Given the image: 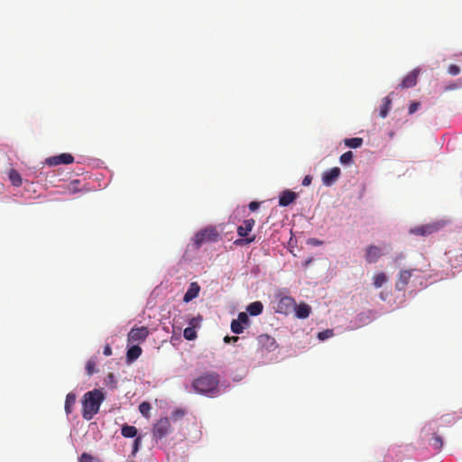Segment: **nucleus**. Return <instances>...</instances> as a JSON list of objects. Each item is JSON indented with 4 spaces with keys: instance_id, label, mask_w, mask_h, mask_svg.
I'll return each instance as SVG.
<instances>
[{
    "instance_id": "19",
    "label": "nucleus",
    "mask_w": 462,
    "mask_h": 462,
    "mask_svg": "<svg viewBox=\"0 0 462 462\" xmlns=\"http://www.w3.org/2000/svg\"><path fill=\"white\" fill-rule=\"evenodd\" d=\"M76 394L74 393H69L65 400V411L67 414H70L73 411V407L76 403Z\"/></svg>"
},
{
    "instance_id": "46",
    "label": "nucleus",
    "mask_w": 462,
    "mask_h": 462,
    "mask_svg": "<svg viewBox=\"0 0 462 462\" xmlns=\"http://www.w3.org/2000/svg\"><path fill=\"white\" fill-rule=\"evenodd\" d=\"M184 415V411L182 410H176L173 411V416L176 418L182 417Z\"/></svg>"
},
{
    "instance_id": "1",
    "label": "nucleus",
    "mask_w": 462,
    "mask_h": 462,
    "mask_svg": "<svg viewBox=\"0 0 462 462\" xmlns=\"http://www.w3.org/2000/svg\"><path fill=\"white\" fill-rule=\"evenodd\" d=\"M219 374L216 372H206L191 383V388L199 394L209 397L219 393Z\"/></svg>"
},
{
    "instance_id": "14",
    "label": "nucleus",
    "mask_w": 462,
    "mask_h": 462,
    "mask_svg": "<svg viewBox=\"0 0 462 462\" xmlns=\"http://www.w3.org/2000/svg\"><path fill=\"white\" fill-rule=\"evenodd\" d=\"M255 224L254 219L249 218L243 222V225L237 227V234L241 237H245L253 229Z\"/></svg>"
},
{
    "instance_id": "26",
    "label": "nucleus",
    "mask_w": 462,
    "mask_h": 462,
    "mask_svg": "<svg viewBox=\"0 0 462 462\" xmlns=\"http://www.w3.org/2000/svg\"><path fill=\"white\" fill-rule=\"evenodd\" d=\"M9 179L14 186L19 187L22 184V177L15 170L9 171Z\"/></svg>"
},
{
    "instance_id": "41",
    "label": "nucleus",
    "mask_w": 462,
    "mask_h": 462,
    "mask_svg": "<svg viewBox=\"0 0 462 462\" xmlns=\"http://www.w3.org/2000/svg\"><path fill=\"white\" fill-rule=\"evenodd\" d=\"M238 339H239V337H236V336H233V337H228V336H226V337H224V341H225L226 343H231V342L235 343V342H236Z\"/></svg>"
},
{
    "instance_id": "39",
    "label": "nucleus",
    "mask_w": 462,
    "mask_h": 462,
    "mask_svg": "<svg viewBox=\"0 0 462 462\" xmlns=\"http://www.w3.org/2000/svg\"><path fill=\"white\" fill-rule=\"evenodd\" d=\"M420 102L411 103L409 106V114L411 115V114L415 113L418 110V108L420 107Z\"/></svg>"
},
{
    "instance_id": "23",
    "label": "nucleus",
    "mask_w": 462,
    "mask_h": 462,
    "mask_svg": "<svg viewBox=\"0 0 462 462\" xmlns=\"http://www.w3.org/2000/svg\"><path fill=\"white\" fill-rule=\"evenodd\" d=\"M373 280L374 287L381 288L388 281V278L384 273H378L374 276Z\"/></svg>"
},
{
    "instance_id": "30",
    "label": "nucleus",
    "mask_w": 462,
    "mask_h": 462,
    "mask_svg": "<svg viewBox=\"0 0 462 462\" xmlns=\"http://www.w3.org/2000/svg\"><path fill=\"white\" fill-rule=\"evenodd\" d=\"M231 330L235 334H241L244 331V326H242L236 319H233L231 322Z\"/></svg>"
},
{
    "instance_id": "3",
    "label": "nucleus",
    "mask_w": 462,
    "mask_h": 462,
    "mask_svg": "<svg viewBox=\"0 0 462 462\" xmlns=\"http://www.w3.org/2000/svg\"><path fill=\"white\" fill-rule=\"evenodd\" d=\"M220 234L215 226H208L199 230L193 238L194 246L199 249L204 244L213 243L218 241Z\"/></svg>"
},
{
    "instance_id": "43",
    "label": "nucleus",
    "mask_w": 462,
    "mask_h": 462,
    "mask_svg": "<svg viewBox=\"0 0 462 462\" xmlns=\"http://www.w3.org/2000/svg\"><path fill=\"white\" fill-rule=\"evenodd\" d=\"M312 181V177L310 175H306L304 178H303V180H302V185L303 186H309Z\"/></svg>"
},
{
    "instance_id": "21",
    "label": "nucleus",
    "mask_w": 462,
    "mask_h": 462,
    "mask_svg": "<svg viewBox=\"0 0 462 462\" xmlns=\"http://www.w3.org/2000/svg\"><path fill=\"white\" fill-rule=\"evenodd\" d=\"M392 100L389 97H385L383 100V105L380 107V116L384 118L387 116L388 112L391 108Z\"/></svg>"
},
{
    "instance_id": "38",
    "label": "nucleus",
    "mask_w": 462,
    "mask_h": 462,
    "mask_svg": "<svg viewBox=\"0 0 462 462\" xmlns=\"http://www.w3.org/2000/svg\"><path fill=\"white\" fill-rule=\"evenodd\" d=\"M141 437H137L135 438L134 441V445H133V455H135V453L138 451L139 449V446L141 445Z\"/></svg>"
},
{
    "instance_id": "37",
    "label": "nucleus",
    "mask_w": 462,
    "mask_h": 462,
    "mask_svg": "<svg viewBox=\"0 0 462 462\" xmlns=\"http://www.w3.org/2000/svg\"><path fill=\"white\" fill-rule=\"evenodd\" d=\"M448 71L449 74H451L453 76H456V75H457L460 72V68L457 65L451 64L448 67Z\"/></svg>"
},
{
    "instance_id": "34",
    "label": "nucleus",
    "mask_w": 462,
    "mask_h": 462,
    "mask_svg": "<svg viewBox=\"0 0 462 462\" xmlns=\"http://www.w3.org/2000/svg\"><path fill=\"white\" fill-rule=\"evenodd\" d=\"M333 336V330L332 329H326L318 334V337L320 340H325L330 337Z\"/></svg>"
},
{
    "instance_id": "36",
    "label": "nucleus",
    "mask_w": 462,
    "mask_h": 462,
    "mask_svg": "<svg viewBox=\"0 0 462 462\" xmlns=\"http://www.w3.org/2000/svg\"><path fill=\"white\" fill-rule=\"evenodd\" d=\"M255 240V236H253L251 237H246L245 239H238L235 242L236 245H248V244H251L252 242H254Z\"/></svg>"
},
{
    "instance_id": "32",
    "label": "nucleus",
    "mask_w": 462,
    "mask_h": 462,
    "mask_svg": "<svg viewBox=\"0 0 462 462\" xmlns=\"http://www.w3.org/2000/svg\"><path fill=\"white\" fill-rule=\"evenodd\" d=\"M86 370L88 375L93 374L97 372L96 370V361L94 359H89L86 364Z\"/></svg>"
},
{
    "instance_id": "16",
    "label": "nucleus",
    "mask_w": 462,
    "mask_h": 462,
    "mask_svg": "<svg viewBox=\"0 0 462 462\" xmlns=\"http://www.w3.org/2000/svg\"><path fill=\"white\" fill-rule=\"evenodd\" d=\"M438 229H439L438 225L432 224V225H425V226H420L415 227L414 229L411 230V232L413 234L419 235V236H427V235L432 234L433 232L437 231Z\"/></svg>"
},
{
    "instance_id": "24",
    "label": "nucleus",
    "mask_w": 462,
    "mask_h": 462,
    "mask_svg": "<svg viewBox=\"0 0 462 462\" xmlns=\"http://www.w3.org/2000/svg\"><path fill=\"white\" fill-rule=\"evenodd\" d=\"M430 445L436 450H440L443 447V439L441 436L438 435L437 433H434Z\"/></svg>"
},
{
    "instance_id": "17",
    "label": "nucleus",
    "mask_w": 462,
    "mask_h": 462,
    "mask_svg": "<svg viewBox=\"0 0 462 462\" xmlns=\"http://www.w3.org/2000/svg\"><path fill=\"white\" fill-rule=\"evenodd\" d=\"M263 305L261 301H254L246 307V311L251 316H258L263 313Z\"/></svg>"
},
{
    "instance_id": "11",
    "label": "nucleus",
    "mask_w": 462,
    "mask_h": 462,
    "mask_svg": "<svg viewBox=\"0 0 462 462\" xmlns=\"http://www.w3.org/2000/svg\"><path fill=\"white\" fill-rule=\"evenodd\" d=\"M420 72V69H414L410 71L402 79L401 84L399 85L402 88H410L416 86L418 81V77Z\"/></svg>"
},
{
    "instance_id": "9",
    "label": "nucleus",
    "mask_w": 462,
    "mask_h": 462,
    "mask_svg": "<svg viewBox=\"0 0 462 462\" xmlns=\"http://www.w3.org/2000/svg\"><path fill=\"white\" fill-rule=\"evenodd\" d=\"M341 170L338 167H333L328 171H326L322 174V183L327 186H332L339 178Z\"/></svg>"
},
{
    "instance_id": "20",
    "label": "nucleus",
    "mask_w": 462,
    "mask_h": 462,
    "mask_svg": "<svg viewBox=\"0 0 462 462\" xmlns=\"http://www.w3.org/2000/svg\"><path fill=\"white\" fill-rule=\"evenodd\" d=\"M142 354V348L139 346H132L128 350H127V354H126V356H127V359L129 361H134L135 359H137Z\"/></svg>"
},
{
    "instance_id": "5",
    "label": "nucleus",
    "mask_w": 462,
    "mask_h": 462,
    "mask_svg": "<svg viewBox=\"0 0 462 462\" xmlns=\"http://www.w3.org/2000/svg\"><path fill=\"white\" fill-rule=\"evenodd\" d=\"M148 335L149 329L147 327L133 328L127 335V340L129 343H140L144 341Z\"/></svg>"
},
{
    "instance_id": "27",
    "label": "nucleus",
    "mask_w": 462,
    "mask_h": 462,
    "mask_svg": "<svg viewBox=\"0 0 462 462\" xmlns=\"http://www.w3.org/2000/svg\"><path fill=\"white\" fill-rule=\"evenodd\" d=\"M152 407H151V404L147 402H143L140 405H139V411L146 418H148L150 416V411H151Z\"/></svg>"
},
{
    "instance_id": "10",
    "label": "nucleus",
    "mask_w": 462,
    "mask_h": 462,
    "mask_svg": "<svg viewBox=\"0 0 462 462\" xmlns=\"http://www.w3.org/2000/svg\"><path fill=\"white\" fill-rule=\"evenodd\" d=\"M383 255L382 249L374 245H370L365 249V259L368 263H374Z\"/></svg>"
},
{
    "instance_id": "6",
    "label": "nucleus",
    "mask_w": 462,
    "mask_h": 462,
    "mask_svg": "<svg viewBox=\"0 0 462 462\" xmlns=\"http://www.w3.org/2000/svg\"><path fill=\"white\" fill-rule=\"evenodd\" d=\"M295 309V300L290 296H284L280 299L276 306V312L289 314Z\"/></svg>"
},
{
    "instance_id": "28",
    "label": "nucleus",
    "mask_w": 462,
    "mask_h": 462,
    "mask_svg": "<svg viewBox=\"0 0 462 462\" xmlns=\"http://www.w3.org/2000/svg\"><path fill=\"white\" fill-rule=\"evenodd\" d=\"M353 152L351 151L344 152L340 158L339 161L342 164H349L353 162Z\"/></svg>"
},
{
    "instance_id": "18",
    "label": "nucleus",
    "mask_w": 462,
    "mask_h": 462,
    "mask_svg": "<svg viewBox=\"0 0 462 462\" xmlns=\"http://www.w3.org/2000/svg\"><path fill=\"white\" fill-rule=\"evenodd\" d=\"M294 310L299 319H306L310 313V307L306 303H300V305L295 304Z\"/></svg>"
},
{
    "instance_id": "40",
    "label": "nucleus",
    "mask_w": 462,
    "mask_h": 462,
    "mask_svg": "<svg viewBox=\"0 0 462 462\" xmlns=\"http://www.w3.org/2000/svg\"><path fill=\"white\" fill-rule=\"evenodd\" d=\"M441 419L444 420L445 422L449 423V424L453 423L455 421V418L449 414L443 415L441 417Z\"/></svg>"
},
{
    "instance_id": "2",
    "label": "nucleus",
    "mask_w": 462,
    "mask_h": 462,
    "mask_svg": "<svg viewBox=\"0 0 462 462\" xmlns=\"http://www.w3.org/2000/svg\"><path fill=\"white\" fill-rule=\"evenodd\" d=\"M105 397L101 391L93 390L86 393L82 401V417L90 420L99 411Z\"/></svg>"
},
{
    "instance_id": "13",
    "label": "nucleus",
    "mask_w": 462,
    "mask_h": 462,
    "mask_svg": "<svg viewBox=\"0 0 462 462\" xmlns=\"http://www.w3.org/2000/svg\"><path fill=\"white\" fill-rule=\"evenodd\" d=\"M298 194L290 189L283 190L279 197V205L282 207H287L297 199Z\"/></svg>"
},
{
    "instance_id": "22",
    "label": "nucleus",
    "mask_w": 462,
    "mask_h": 462,
    "mask_svg": "<svg viewBox=\"0 0 462 462\" xmlns=\"http://www.w3.org/2000/svg\"><path fill=\"white\" fill-rule=\"evenodd\" d=\"M121 433L125 438H134L137 434V429L134 426L124 425Z\"/></svg>"
},
{
    "instance_id": "15",
    "label": "nucleus",
    "mask_w": 462,
    "mask_h": 462,
    "mask_svg": "<svg viewBox=\"0 0 462 462\" xmlns=\"http://www.w3.org/2000/svg\"><path fill=\"white\" fill-rule=\"evenodd\" d=\"M200 291V287L197 282H191L188 291L184 294L183 301L189 302L193 299L197 298Z\"/></svg>"
},
{
    "instance_id": "29",
    "label": "nucleus",
    "mask_w": 462,
    "mask_h": 462,
    "mask_svg": "<svg viewBox=\"0 0 462 462\" xmlns=\"http://www.w3.org/2000/svg\"><path fill=\"white\" fill-rule=\"evenodd\" d=\"M183 337L187 339V340H193L197 337V333L195 331V328H186L183 331Z\"/></svg>"
},
{
    "instance_id": "35",
    "label": "nucleus",
    "mask_w": 462,
    "mask_h": 462,
    "mask_svg": "<svg viewBox=\"0 0 462 462\" xmlns=\"http://www.w3.org/2000/svg\"><path fill=\"white\" fill-rule=\"evenodd\" d=\"M201 320H202V318L199 315L198 317H194V318L190 319L189 321V328H195L196 327H199Z\"/></svg>"
},
{
    "instance_id": "7",
    "label": "nucleus",
    "mask_w": 462,
    "mask_h": 462,
    "mask_svg": "<svg viewBox=\"0 0 462 462\" xmlns=\"http://www.w3.org/2000/svg\"><path fill=\"white\" fill-rule=\"evenodd\" d=\"M257 343L261 348L269 352L274 351L278 347L275 338L268 334L259 335Z\"/></svg>"
},
{
    "instance_id": "44",
    "label": "nucleus",
    "mask_w": 462,
    "mask_h": 462,
    "mask_svg": "<svg viewBox=\"0 0 462 462\" xmlns=\"http://www.w3.org/2000/svg\"><path fill=\"white\" fill-rule=\"evenodd\" d=\"M104 355L108 356H111L112 355V348L110 347L109 345H106L105 347H104V351H103Z\"/></svg>"
},
{
    "instance_id": "12",
    "label": "nucleus",
    "mask_w": 462,
    "mask_h": 462,
    "mask_svg": "<svg viewBox=\"0 0 462 462\" xmlns=\"http://www.w3.org/2000/svg\"><path fill=\"white\" fill-rule=\"evenodd\" d=\"M414 270H402L395 282V288L398 291H404Z\"/></svg>"
},
{
    "instance_id": "31",
    "label": "nucleus",
    "mask_w": 462,
    "mask_h": 462,
    "mask_svg": "<svg viewBox=\"0 0 462 462\" xmlns=\"http://www.w3.org/2000/svg\"><path fill=\"white\" fill-rule=\"evenodd\" d=\"M79 462H100L99 459L96 457H93L92 455L88 453H83L81 454L79 457Z\"/></svg>"
},
{
    "instance_id": "4",
    "label": "nucleus",
    "mask_w": 462,
    "mask_h": 462,
    "mask_svg": "<svg viewBox=\"0 0 462 462\" xmlns=\"http://www.w3.org/2000/svg\"><path fill=\"white\" fill-rule=\"evenodd\" d=\"M171 430L169 418H162L153 425L152 436L155 439H162L171 432Z\"/></svg>"
},
{
    "instance_id": "8",
    "label": "nucleus",
    "mask_w": 462,
    "mask_h": 462,
    "mask_svg": "<svg viewBox=\"0 0 462 462\" xmlns=\"http://www.w3.org/2000/svg\"><path fill=\"white\" fill-rule=\"evenodd\" d=\"M74 162V157L70 153H60L46 159V164L56 166L60 164H70Z\"/></svg>"
},
{
    "instance_id": "42",
    "label": "nucleus",
    "mask_w": 462,
    "mask_h": 462,
    "mask_svg": "<svg viewBox=\"0 0 462 462\" xmlns=\"http://www.w3.org/2000/svg\"><path fill=\"white\" fill-rule=\"evenodd\" d=\"M259 206H260V203H259V202H257V201H252V202H250V203H249V206H248V207H249V209H250L251 211H254V210L258 209Z\"/></svg>"
},
{
    "instance_id": "33",
    "label": "nucleus",
    "mask_w": 462,
    "mask_h": 462,
    "mask_svg": "<svg viewBox=\"0 0 462 462\" xmlns=\"http://www.w3.org/2000/svg\"><path fill=\"white\" fill-rule=\"evenodd\" d=\"M242 326L243 325H245V326H248L249 325V318H248V314L246 312H240L238 314V318L236 319Z\"/></svg>"
},
{
    "instance_id": "45",
    "label": "nucleus",
    "mask_w": 462,
    "mask_h": 462,
    "mask_svg": "<svg viewBox=\"0 0 462 462\" xmlns=\"http://www.w3.org/2000/svg\"><path fill=\"white\" fill-rule=\"evenodd\" d=\"M309 244L313 245H320L322 244V242L316 238H311V239H310Z\"/></svg>"
},
{
    "instance_id": "25",
    "label": "nucleus",
    "mask_w": 462,
    "mask_h": 462,
    "mask_svg": "<svg viewBox=\"0 0 462 462\" xmlns=\"http://www.w3.org/2000/svg\"><path fill=\"white\" fill-rule=\"evenodd\" d=\"M346 146L350 148H359L363 144V139L360 137L347 138L344 140Z\"/></svg>"
}]
</instances>
